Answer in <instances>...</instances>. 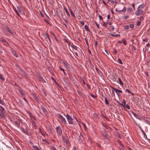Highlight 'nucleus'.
Returning a JSON list of instances; mask_svg holds the SVG:
<instances>
[{"label":"nucleus","instance_id":"f257e3e1","mask_svg":"<svg viewBox=\"0 0 150 150\" xmlns=\"http://www.w3.org/2000/svg\"><path fill=\"white\" fill-rule=\"evenodd\" d=\"M102 137L103 139H106L108 141H110V137L108 134L106 132V130L105 129H103V130L100 131Z\"/></svg>","mask_w":150,"mask_h":150},{"label":"nucleus","instance_id":"f03ea898","mask_svg":"<svg viewBox=\"0 0 150 150\" xmlns=\"http://www.w3.org/2000/svg\"><path fill=\"white\" fill-rule=\"evenodd\" d=\"M143 8V6L142 5H139L137 8V11L135 12V14L137 16H139L141 15L143 12V11L142 8Z\"/></svg>","mask_w":150,"mask_h":150},{"label":"nucleus","instance_id":"7ed1b4c3","mask_svg":"<svg viewBox=\"0 0 150 150\" xmlns=\"http://www.w3.org/2000/svg\"><path fill=\"white\" fill-rule=\"evenodd\" d=\"M17 15L21 18V16H25V13L22 8L20 6L17 7Z\"/></svg>","mask_w":150,"mask_h":150},{"label":"nucleus","instance_id":"20e7f679","mask_svg":"<svg viewBox=\"0 0 150 150\" xmlns=\"http://www.w3.org/2000/svg\"><path fill=\"white\" fill-rule=\"evenodd\" d=\"M49 35L47 33H46L44 35L43 37L42 38V40L45 44L48 43V40L51 43V41L50 40V38L49 37Z\"/></svg>","mask_w":150,"mask_h":150},{"label":"nucleus","instance_id":"39448f33","mask_svg":"<svg viewBox=\"0 0 150 150\" xmlns=\"http://www.w3.org/2000/svg\"><path fill=\"white\" fill-rule=\"evenodd\" d=\"M66 117L69 124L75 125L76 122L73 121L74 119L71 117L70 115L67 114Z\"/></svg>","mask_w":150,"mask_h":150},{"label":"nucleus","instance_id":"423d86ee","mask_svg":"<svg viewBox=\"0 0 150 150\" xmlns=\"http://www.w3.org/2000/svg\"><path fill=\"white\" fill-rule=\"evenodd\" d=\"M6 111L0 105V115L2 118L4 117Z\"/></svg>","mask_w":150,"mask_h":150},{"label":"nucleus","instance_id":"0eeeda50","mask_svg":"<svg viewBox=\"0 0 150 150\" xmlns=\"http://www.w3.org/2000/svg\"><path fill=\"white\" fill-rule=\"evenodd\" d=\"M58 117L60 119L61 122L64 124H66L67 123L66 121L65 118L63 117L62 115H61L60 114H58Z\"/></svg>","mask_w":150,"mask_h":150},{"label":"nucleus","instance_id":"6e6552de","mask_svg":"<svg viewBox=\"0 0 150 150\" xmlns=\"http://www.w3.org/2000/svg\"><path fill=\"white\" fill-rule=\"evenodd\" d=\"M56 129L58 135H60L62 132L61 127L59 126H58L56 127Z\"/></svg>","mask_w":150,"mask_h":150},{"label":"nucleus","instance_id":"1a4fd4ad","mask_svg":"<svg viewBox=\"0 0 150 150\" xmlns=\"http://www.w3.org/2000/svg\"><path fill=\"white\" fill-rule=\"evenodd\" d=\"M84 139V138L83 137V135L82 134V133H80V135L79 136V138L78 139L79 141V143L81 144L82 143L83 140Z\"/></svg>","mask_w":150,"mask_h":150},{"label":"nucleus","instance_id":"9d476101","mask_svg":"<svg viewBox=\"0 0 150 150\" xmlns=\"http://www.w3.org/2000/svg\"><path fill=\"white\" fill-rule=\"evenodd\" d=\"M112 88L114 90L118 96L120 95H119V93H122V91L121 90L113 88L112 87Z\"/></svg>","mask_w":150,"mask_h":150},{"label":"nucleus","instance_id":"9b49d317","mask_svg":"<svg viewBox=\"0 0 150 150\" xmlns=\"http://www.w3.org/2000/svg\"><path fill=\"white\" fill-rule=\"evenodd\" d=\"M63 63L64 65L65 66L66 69H67L68 70V69H70V68L69 67V64L66 61L63 62Z\"/></svg>","mask_w":150,"mask_h":150},{"label":"nucleus","instance_id":"f8f14e48","mask_svg":"<svg viewBox=\"0 0 150 150\" xmlns=\"http://www.w3.org/2000/svg\"><path fill=\"white\" fill-rule=\"evenodd\" d=\"M96 71H97L98 75L100 76H103V74L102 71L98 68L96 67Z\"/></svg>","mask_w":150,"mask_h":150},{"label":"nucleus","instance_id":"ddd939ff","mask_svg":"<svg viewBox=\"0 0 150 150\" xmlns=\"http://www.w3.org/2000/svg\"><path fill=\"white\" fill-rule=\"evenodd\" d=\"M41 108L43 112L45 115H47L48 114V113L47 111L45 108L42 105H41Z\"/></svg>","mask_w":150,"mask_h":150},{"label":"nucleus","instance_id":"4468645a","mask_svg":"<svg viewBox=\"0 0 150 150\" xmlns=\"http://www.w3.org/2000/svg\"><path fill=\"white\" fill-rule=\"evenodd\" d=\"M101 124L102 125L103 127H105L106 129L108 130H110V128L107 126L105 123L103 122H101Z\"/></svg>","mask_w":150,"mask_h":150},{"label":"nucleus","instance_id":"2eb2a0df","mask_svg":"<svg viewBox=\"0 0 150 150\" xmlns=\"http://www.w3.org/2000/svg\"><path fill=\"white\" fill-rule=\"evenodd\" d=\"M33 97L34 99L36 100V101L39 103H40L41 102L40 100H39V97L35 96L33 95Z\"/></svg>","mask_w":150,"mask_h":150},{"label":"nucleus","instance_id":"dca6fc26","mask_svg":"<svg viewBox=\"0 0 150 150\" xmlns=\"http://www.w3.org/2000/svg\"><path fill=\"white\" fill-rule=\"evenodd\" d=\"M0 41H1L4 45L8 44V43L6 40L3 39L2 37H0Z\"/></svg>","mask_w":150,"mask_h":150},{"label":"nucleus","instance_id":"f3484780","mask_svg":"<svg viewBox=\"0 0 150 150\" xmlns=\"http://www.w3.org/2000/svg\"><path fill=\"white\" fill-rule=\"evenodd\" d=\"M20 70L21 72L26 77V76H27L28 74L23 70L22 69H21Z\"/></svg>","mask_w":150,"mask_h":150},{"label":"nucleus","instance_id":"a211bd4d","mask_svg":"<svg viewBox=\"0 0 150 150\" xmlns=\"http://www.w3.org/2000/svg\"><path fill=\"white\" fill-rule=\"evenodd\" d=\"M77 91L78 93V94L81 97H83L84 96V93H83L80 91H79L78 90H77Z\"/></svg>","mask_w":150,"mask_h":150},{"label":"nucleus","instance_id":"6ab92c4d","mask_svg":"<svg viewBox=\"0 0 150 150\" xmlns=\"http://www.w3.org/2000/svg\"><path fill=\"white\" fill-rule=\"evenodd\" d=\"M21 130L22 131V132L25 134H26L28 135V132L27 131V129H24L22 127L21 129Z\"/></svg>","mask_w":150,"mask_h":150},{"label":"nucleus","instance_id":"aec40b11","mask_svg":"<svg viewBox=\"0 0 150 150\" xmlns=\"http://www.w3.org/2000/svg\"><path fill=\"white\" fill-rule=\"evenodd\" d=\"M39 79L40 81H42L43 83H46V82L44 80V79L42 77L40 76L39 77Z\"/></svg>","mask_w":150,"mask_h":150},{"label":"nucleus","instance_id":"412c9836","mask_svg":"<svg viewBox=\"0 0 150 150\" xmlns=\"http://www.w3.org/2000/svg\"><path fill=\"white\" fill-rule=\"evenodd\" d=\"M6 30L11 34H13V31L8 27L6 28Z\"/></svg>","mask_w":150,"mask_h":150},{"label":"nucleus","instance_id":"4be33fe9","mask_svg":"<svg viewBox=\"0 0 150 150\" xmlns=\"http://www.w3.org/2000/svg\"><path fill=\"white\" fill-rule=\"evenodd\" d=\"M127 11V8L125 7H124L123 9H122L121 10H120V11H118L119 12H123L124 13H125Z\"/></svg>","mask_w":150,"mask_h":150},{"label":"nucleus","instance_id":"5701e85b","mask_svg":"<svg viewBox=\"0 0 150 150\" xmlns=\"http://www.w3.org/2000/svg\"><path fill=\"white\" fill-rule=\"evenodd\" d=\"M64 16L63 15V14L62 13H61V16H62L63 19L64 20V21H65V22H66V23H67V21L65 19V18L66 17V15L65 14V12H64Z\"/></svg>","mask_w":150,"mask_h":150},{"label":"nucleus","instance_id":"b1692460","mask_svg":"<svg viewBox=\"0 0 150 150\" xmlns=\"http://www.w3.org/2000/svg\"><path fill=\"white\" fill-rule=\"evenodd\" d=\"M69 10L70 11V12L71 13V15L72 16H73L74 17H75V16L74 13L72 12L71 9V8H69Z\"/></svg>","mask_w":150,"mask_h":150},{"label":"nucleus","instance_id":"393cba45","mask_svg":"<svg viewBox=\"0 0 150 150\" xmlns=\"http://www.w3.org/2000/svg\"><path fill=\"white\" fill-rule=\"evenodd\" d=\"M71 47H72V48L75 49L77 51H79V50H78V47L76 46H75L73 45L71 46Z\"/></svg>","mask_w":150,"mask_h":150},{"label":"nucleus","instance_id":"a878e982","mask_svg":"<svg viewBox=\"0 0 150 150\" xmlns=\"http://www.w3.org/2000/svg\"><path fill=\"white\" fill-rule=\"evenodd\" d=\"M15 124L18 127H19L20 125V122L19 121H16L15 122Z\"/></svg>","mask_w":150,"mask_h":150},{"label":"nucleus","instance_id":"bb28decb","mask_svg":"<svg viewBox=\"0 0 150 150\" xmlns=\"http://www.w3.org/2000/svg\"><path fill=\"white\" fill-rule=\"evenodd\" d=\"M132 113L133 114V115H134V116L137 119H139V120H142L141 119L139 118L138 116H137V115H136V114L135 113H134V112L132 111Z\"/></svg>","mask_w":150,"mask_h":150},{"label":"nucleus","instance_id":"cd10ccee","mask_svg":"<svg viewBox=\"0 0 150 150\" xmlns=\"http://www.w3.org/2000/svg\"><path fill=\"white\" fill-rule=\"evenodd\" d=\"M63 80L65 83L66 84L67 86H68L69 84L68 81L66 79H64Z\"/></svg>","mask_w":150,"mask_h":150},{"label":"nucleus","instance_id":"c85d7f7f","mask_svg":"<svg viewBox=\"0 0 150 150\" xmlns=\"http://www.w3.org/2000/svg\"><path fill=\"white\" fill-rule=\"evenodd\" d=\"M84 28L87 31H90V30L87 25H85Z\"/></svg>","mask_w":150,"mask_h":150},{"label":"nucleus","instance_id":"c756f323","mask_svg":"<svg viewBox=\"0 0 150 150\" xmlns=\"http://www.w3.org/2000/svg\"><path fill=\"white\" fill-rule=\"evenodd\" d=\"M19 91L20 93L22 96H24L25 95V93L21 89H19Z\"/></svg>","mask_w":150,"mask_h":150},{"label":"nucleus","instance_id":"7c9ffc66","mask_svg":"<svg viewBox=\"0 0 150 150\" xmlns=\"http://www.w3.org/2000/svg\"><path fill=\"white\" fill-rule=\"evenodd\" d=\"M104 98H105V103L107 105H109V102H108V101L107 99V97H104Z\"/></svg>","mask_w":150,"mask_h":150},{"label":"nucleus","instance_id":"2f4dec72","mask_svg":"<svg viewBox=\"0 0 150 150\" xmlns=\"http://www.w3.org/2000/svg\"><path fill=\"white\" fill-rule=\"evenodd\" d=\"M122 43H123L124 45H127V43L126 42V41L124 39H123L122 40Z\"/></svg>","mask_w":150,"mask_h":150},{"label":"nucleus","instance_id":"473e14b6","mask_svg":"<svg viewBox=\"0 0 150 150\" xmlns=\"http://www.w3.org/2000/svg\"><path fill=\"white\" fill-rule=\"evenodd\" d=\"M0 79L3 81H4L5 80V79L4 77L1 74H0Z\"/></svg>","mask_w":150,"mask_h":150},{"label":"nucleus","instance_id":"72a5a7b5","mask_svg":"<svg viewBox=\"0 0 150 150\" xmlns=\"http://www.w3.org/2000/svg\"><path fill=\"white\" fill-rule=\"evenodd\" d=\"M33 148L35 150H40L38 146H33Z\"/></svg>","mask_w":150,"mask_h":150},{"label":"nucleus","instance_id":"f704fd0d","mask_svg":"<svg viewBox=\"0 0 150 150\" xmlns=\"http://www.w3.org/2000/svg\"><path fill=\"white\" fill-rule=\"evenodd\" d=\"M126 92H127L128 93H130L132 95H134V94L131 92L128 89H126L125 90Z\"/></svg>","mask_w":150,"mask_h":150},{"label":"nucleus","instance_id":"c9c22d12","mask_svg":"<svg viewBox=\"0 0 150 150\" xmlns=\"http://www.w3.org/2000/svg\"><path fill=\"white\" fill-rule=\"evenodd\" d=\"M101 117H103V118H105V119H106V120L108 121H110V120H109V119H108V118L106 116H104V115H102L101 116Z\"/></svg>","mask_w":150,"mask_h":150},{"label":"nucleus","instance_id":"e433bc0d","mask_svg":"<svg viewBox=\"0 0 150 150\" xmlns=\"http://www.w3.org/2000/svg\"><path fill=\"white\" fill-rule=\"evenodd\" d=\"M64 9H65V11H66V13H67V15L68 16H70V14H69V13H68V11H67V9H66V8H65V7H64Z\"/></svg>","mask_w":150,"mask_h":150},{"label":"nucleus","instance_id":"4c0bfd02","mask_svg":"<svg viewBox=\"0 0 150 150\" xmlns=\"http://www.w3.org/2000/svg\"><path fill=\"white\" fill-rule=\"evenodd\" d=\"M118 80L119 81V83L121 84L122 85H124L123 83L119 77L118 78Z\"/></svg>","mask_w":150,"mask_h":150},{"label":"nucleus","instance_id":"58836bf2","mask_svg":"<svg viewBox=\"0 0 150 150\" xmlns=\"http://www.w3.org/2000/svg\"><path fill=\"white\" fill-rule=\"evenodd\" d=\"M59 69H60L61 70H62V71H63V73H64V75L66 76V75H67V74H66V73L65 72V71H64V70L63 69H62V68H61L60 67H59Z\"/></svg>","mask_w":150,"mask_h":150},{"label":"nucleus","instance_id":"ea45409f","mask_svg":"<svg viewBox=\"0 0 150 150\" xmlns=\"http://www.w3.org/2000/svg\"><path fill=\"white\" fill-rule=\"evenodd\" d=\"M110 34L112 36L120 37V34L114 35L112 34Z\"/></svg>","mask_w":150,"mask_h":150},{"label":"nucleus","instance_id":"a19ab883","mask_svg":"<svg viewBox=\"0 0 150 150\" xmlns=\"http://www.w3.org/2000/svg\"><path fill=\"white\" fill-rule=\"evenodd\" d=\"M118 62H119V63L121 64H122L123 63L122 62V61H121V60L120 58L118 59Z\"/></svg>","mask_w":150,"mask_h":150},{"label":"nucleus","instance_id":"79ce46f5","mask_svg":"<svg viewBox=\"0 0 150 150\" xmlns=\"http://www.w3.org/2000/svg\"><path fill=\"white\" fill-rule=\"evenodd\" d=\"M127 11L129 12H132L133 11V9L131 8H128Z\"/></svg>","mask_w":150,"mask_h":150},{"label":"nucleus","instance_id":"37998d69","mask_svg":"<svg viewBox=\"0 0 150 150\" xmlns=\"http://www.w3.org/2000/svg\"><path fill=\"white\" fill-rule=\"evenodd\" d=\"M52 35L54 36V39L57 41L58 40L57 39V38L56 37V36L55 35V34L53 33H52Z\"/></svg>","mask_w":150,"mask_h":150},{"label":"nucleus","instance_id":"c03bdc74","mask_svg":"<svg viewBox=\"0 0 150 150\" xmlns=\"http://www.w3.org/2000/svg\"><path fill=\"white\" fill-rule=\"evenodd\" d=\"M141 22L140 21H137V26H139L140 25Z\"/></svg>","mask_w":150,"mask_h":150},{"label":"nucleus","instance_id":"a18cd8bd","mask_svg":"<svg viewBox=\"0 0 150 150\" xmlns=\"http://www.w3.org/2000/svg\"><path fill=\"white\" fill-rule=\"evenodd\" d=\"M123 105H124V106H123L124 107H125V106L126 105V102L125 101V100L124 99H123Z\"/></svg>","mask_w":150,"mask_h":150},{"label":"nucleus","instance_id":"49530a36","mask_svg":"<svg viewBox=\"0 0 150 150\" xmlns=\"http://www.w3.org/2000/svg\"><path fill=\"white\" fill-rule=\"evenodd\" d=\"M80 80L81 81H82L83 82V84L85 85L86 84V83L84 81V80L82 79L81 77V78L80 79Z\"/></svg>","mask_w":150,"mask_h":150},{"label":"nucleus","instance_id":"de8ad7c7","mask_svg":"<svg viewBox=\"0 0 150 150\" xmlns=\"http://www.w3.org/2000/svg\"><path fill=\"white\" fill-rule=\"evenodd\" d=\"M134 27V24H131L129 25V27L131 28H133Z\"/></svg>","mask_w":150,"mask_h":150},{"label":"nucleus","instance_id":"09e8293b","mask_svg":"<svg viewBox=\"0 0 150 150\" xmlns=\"http://www.w3.org/2000/svg\"><path fill=\"white\" fill-rule=\"evenodd\" d=\"M124 29L125 30L129 29V26L128 25H126L125 26Z\"/></svg>","mask_w":150,"mask_h":150},{"label":"nucleus","instance_id":"8fccbe9b","mask_svg":"<svg viewBox=\"0 0 150 150\" xmlns=\"http://www.w3.org/2000/svg\"><path fill=\"white\" fill-rule=\"evenodd\" d=\"M94 115L96 118L97 119H99V117L98 116L97 114H95V113L94 114Z\"/></svg>","mask_w":150,"mask_h":150},{"label":"nucleus","instance_id":"3c124183","mask_svg":"<svg viewBox=\"0 0 150 150\" xmlns=\"http://www.w3.org/2000/svg\"><path fill=\"white\" fill-rule=\"evenodd\" d=\"M107 22H103V25L105 27L107 26Z\"/></svg>","mask_w":150,"mask_h":150},{"label":"nucleus","instance_id":"603ef678","mask_svg":"<svg viewBox=\"0 0 150 150\" xmlns=\"http://www.w3.org/2000/svg\"><path fill=\"white\" fill-rule=\"evenodd\" d=\"M0 103L2 105L5 104V103L0 99Z\"/></svg>","mask_w":150,"mask_h":150},{"label":"nucleus","instance_id":"864d4df0","mask_svg":"<svg viewBox=\"0 0 150 150\" xmlns=\"http://www.w3.org/2000/svg\"><path fill=\"white\" fill-rule=\"evenodd\" d=\"M95 23L98 28H100L99 25L98 23L95 21Z\"/></svg>","mask_w":150,"mask_h":150},{"label":"nucleus","instance_id":"5fc2aeb1","mask_svg":"<svg viewBox=\"0 0 150 150\" xmlns=\"http://www.w3.org/2000/svg\"><path fill=\"white\" fill-rule=\"evenodd\" d=\"M141 132H142V133L144 135V137L145 136L146 137L147 136L145 133L144 132V131L142 130L141 131Z\"/></svg>","mask_w":150,"mask_h":150},{"label":"nucleus","instance_id":"6e6d98bb","mask_svg":"<svg viewBox=\"0 0 150 150\" xmlns=\"http://www.w3.org/2000/svg\"><path fill=\"white\" fill-rule=\"evenodd\" d=\"M90 95L93 98H96L97 97V96H95L94 95H93V94H90Z\"/></svg>","mask_w":150,"mask_h":150},{"label":"nucleus","instance_id":"4d7b16f0","mask_svg":"<svg viewBox=\"0 0 150 150\" xmlns=\"http://www.w3.org/2000/svg\"><path fill=\"white\" fill-rule=\"evenodd\" d=\"M142 41L143 42H147L148 41V40L146 38H145V39H143Z\"/></svg>","mask_w":150,"mask_h":150},{"label":"nucleus","instance_id":"13d9d810","mask_svg":"<svg viewBox=\"0 0 150 150\" xmlns=\"http://www.w3.org/2000/svg\"><path fill=\"white\" fill-rule=\"evenodd\" d=\"M110 28L112 31H113L114 29V27L113 26H111L110 27Z\"/></svg>","mask_w":150,"mask_h":150},{"label":"nucleus","instance_id":"bf43d9fd","mask_svg":"<svg viewBox=\"0 0 150 150\" xmlns=\"http://www.w3.org/2000/svg\"><path fill=\"white\" fill-rule=\"evenodd\" d=\"M79 22L82 25H84V23L83 21H79Z\"/></svg>","mask_w":150,"mask_h":150},{"label":"nucleus","instance_id":"052dcab7","mask_svg":"<svg viewBox=\"0 0 150 150\" xmlns=\"http://www.w3.org/2000/svg\"><path fill=\"white\" fill-rule=\"evenodd\" d=\"M51 78H52V80H53L56 83V84L57 85H58V83H57L56 82V81H55V79H54V78H53V77H51Z\"/></svg>","mask_w":150,"mask_h":150},{"label":"nucleus","instance_id":"680f3d73","mask_svg":"<svg viewBox=\"0 0 150 150\" xmlns=\"http://www.w3.org/2000/svg\"><path fill=\"white\" fill-rule=\"evenodd\" d=\"M125 106H126V108H127L129 110L130 109V107L128 104H127Z\"/></svg>","mask_w":150,"mask_h":150},{"label":"nucleus","instance_id":"e2e57ef3","mask_svg":"<svg viewBox=\"0 0 150 150\" xmlns=\"http://www.w3.org/2000/svg\"><path fill=\"white\" fill-rule=\"evenodd\" d=\"M112 80L114 81H116V78L115 77H113V78L112 79Z\"/></svg>","mask_w":150,"mask_h":150},{"label":"nucleus","instance_id":"0e129e2a","mask_svg":"<svg viewBox=\"0 0 150 150\" xmlns=\"http://www.w3.org/2000/svg\"><path fill=\"white\" fill-rule=\"evenodd\" d=\"M48 69L49 70L50 72H51V71H52V70L51 68V67H49L48 68Z\"/></svg>","mask_w":150,"mask_h":150},{"label":"nucleus","instance_id":"69168bd1","mask_svg":"<svg viewBox=\"0 0 150 150\" xmlns=\"http://www.w3.org/2000/svg\"><path fill=\"white\" fill-rule=\"evenodd\" d=\"M117 102L119 103V105H120L122 106H124V105H123L122 103H121L120 102H119L118 101H117Z\"/></svg>","mask_w":150,"mask_h":150},{"label":"nucleus","instance_id":"338daca9","mask_svg":"<svg viewBox=\"0 0 150 150\" xmlns=\"http://www.w3.org/2000/svg\"><path fill=\"white\" fill-rule=\"evenodd\" d=\"M98 16L100 19H101L102 20H103V18L101 16L99 15Z\"/></svg>","mask_w":150,"mask_h":150},{"label":"nucleus","instance_id":"774afa93","mask_svg":"<svg viewBox=\"0 0 150 150\" xmlns=\"http://www.w3.org/2000/svg\"><path fill=\"white\" fill-rule=\"evenodd\" d=\"M128 18H129L128 16H124V19H125L126 20V19H127Z\"/></svg>","mask_w":150,"mask_h":150}]
</instances>
